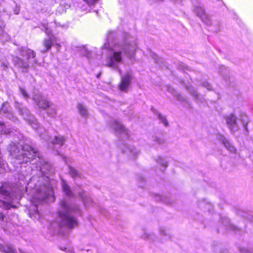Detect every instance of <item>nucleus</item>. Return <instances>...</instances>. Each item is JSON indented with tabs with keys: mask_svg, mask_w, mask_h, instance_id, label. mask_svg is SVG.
<instances>
[{
	"mask_svg": "<svg viewBox=\"0 0 253 253\" xmlns=\"http://www.w3.org/2000/svg\"><path fill=\"white\" fill-rule=\"evenodd\" d=\"M43 170V167L39 172V174L42 173V176H33L24 188L13 191L7 183H2L0 187V194L3 196V200H0V207L5 210L16 208L14 203H18L26 191L30 198L29 216L34 219H39L41 215L38 210V205L44 202H53L55 199L49 178Z\"/></svg>",
	"mask_w": 253,
	"mask_h": 253,
	"instance_id": "f257e3e1",
	"label": "nucleus"
},
{
	"mask_svg": "<svg viewBox=\"0 0 253 253\" xmlns=\"http://www.w3.org/2000/svg\"><path fill=\"white\" fill-rule=\"evenodd\" d=\"M117 34L111 31L108 33L107 41L102 50H107V55L105 59V66L114 69H119L120 64L123 63L125 55L129 59H133L135 55L136 44L128 43L126 40L116 42Z\"/></svg>",
	"mask_w": 253,
	"mask_h": 253,
	"instance_id": "f03ea898",
	"label": "nucleus"
},
{
	"mask_svg": "<svg viewBox=\"0 0 253 253\" xmlns=\"http://www.w3.org/2000/svg\"><path fill=\"white\" fill-rule=\"evenodd\" d=\"M80 213V209L77 205L71 204L69 201L64 199L60 202V210L58 213L56 221L50 225L55 233L61 232V227L72 228L78 225L76 218L73 213Z\"/></svg>",
	"mask_w": 253,
	"mask_h": 253,
	"instance_id": "7ed1b4c3",
	"label": "nucleus"
},
{
	"mask_svg": "<svg viewBox=\"0 0 253 253\" xmlns=\"http://www.w3.org/2000/svg\"><path fill=\"white\" fill-rule=\"evenodd\" d=\"M10 155L18 161L20 164L33 161L38 158L40 160L39 152L28 143H11L8 147Z\"/></svg>",
	"mask_w": 253,
	"mask_h": 253,
	"instance_id": "20e7f679",
	"label": "nucleus"
},
{
	"mask_svg": "<svg viewBox=\"0 0 253 253\" xmlns=\"http://www.w3.org/2000/svg\"><path fill=\"white\" fill-rule=\"evenodd\" d=\"M15 106L19 114L23 117V119L27 121L34 129L38 130L39 133H41V137L47 142H64L67 141L65 137L61 135L49 136L46 131H45V133L42 134V129L40 128L38 122L36 120H33V117L27 109L23 104L17 101H15Z\"/></svg>",
	"mask_w": 253,
	"mask_h": 253,
	"instance_id": "39448f33",
	"label": "nucleus"
},
{
	"mask_svg": "<svg viewBox=\"0 0 253 253\" xmlns=\"http://www.w3.org/2000/svg\"><path fill=\"white\" fill-rule=\"evenodd\" d=\"M41 28L48 36V37L42 42L43 48L41 49V52L44 53L48 51L51 46L54 44L56 45L57 50L59 51L60 45L57 42L55 37L51 34V30L48 28V24L46 21H43L42 23Z\"/></svg>",
	"mask_w": 253,
	"mask_h": 253,
	"instance_id": "423d86ee",
	"label": "nucleus"
},
{
	"mask_svg": "<svg viewBox=\"0 0 253 253\" xmlns=\"http://www.w3.org/2000/svg\"><path fill=\"white\" fill-rule=\"evenodd\" d=\"M62 186L64 193L67 196L70 197H74L77 196L76 194H78L80 198L82 200L85 206L92 205V201L91 198L87 196L84 191L81 189L80 187L79 188V189H75L72 191L64 180L62 181Z\"/></svg>",
	"mask_w": 253,
	"mask_h": 253,
	"instance_id": "0eeeda50",
	"label": "nucleus"
},
{
	"mask_svg": "<svg viewBox=\"0 0 253 253\" xmlns=\"http://www.w3.org/2000/svg\"><path fill=\"white\" fill-rule=\"evenodd\" d=\"M110 126L117 134L124 135L126 138L129 137V130L119 121H112Z\"/></svg>",
	"mask_w": 253,
	"mask_h": 253,
	"instance_id": "6e6552de",
	"label": "nucleus"
},
{
	"mask_svg": "<svg viewBox=\"0 0 253 253\" xmlns=\"http://www.w3.org/2000/svg\"><path fill=\"white\" fill-rule=\"evenodd\" d=\"M194 10L197 16L201 19L203 23L207 26H210L211 25V20L205 12V9L200 4L198 5H194Z\"/></svg>",
	"mask_w": 253,
	"mask_h": 253,
	"instance_id": "1a4fd4ad",
	"label": "nucleus"
},
{
	"mask_svg": "<svg viewBox=\"0 0 253 253\" xmlns=\"http://www.w3.org/2000/svg\"><path fill=\"white\" fill-rule=\"evenodd\" d=\"M226 123L232 133H235L239 129V125L237 122V118L235 114L231 113L225 117Z\"/></svg>",
	"mask_w": 253,
	"mask_h": 253,
	"instance_id": "9d476101",
	"label": "nucleus"
},
{
	"mask_svg": "<svg viewBox=\"0 0 253 253\" xmlns=\"http://www.w3.org/2000/svg\"><path fill=\"white\" fill-rule=\"evenodd\" d=\"M19 50L20 55L23 57H26L28 60L33 59V66H34L37 64V59L35 58L36 54L34 50L25 47H21Z\"/></svg>",
	"mask_w": 253,
	"mask_h": 253,
	"instance_id": "9b49d317",
	"label": "nucleus"
},
{
	"mask_svg": "<svg viewBox=\"0 0 253 253\" xmlns=\"http://www.w3.org/2000/svg\"><path fill=\"white\" fill-rule=\"evenodd\" d=\"M0 115L10 120L15 121L16 117L13 115L11 108L7 102H4L0 109Z\"/></svg>",
	"mask_w": 253,
	"mask_h": 253,
	"instance_id": "f8f14e48",
	"label": "nucleus"
},
{
	"mask_svg": "<svg viewBox=\"0 0 253 253\" xmlns=\"http://www.w3.org/2000/svg\"><path fill=\"white\" fill-rule=\"evenodd\" d=\"M33 99L35 101V103L40 108L43 109L50 106L51 104L46 99H44L41 94H36L33 97Z\"/></svg>",
	"mask_w": 253,
	"mask_h": 253,
	"instance_id": "ddd939ff",
	"label": "nucleus"
},
{
	"mask_svg": "<svg viewBox=\"0 0 253 253\" xmlns=\"http://www.w3.org/2000/svg\"><path fill=\"white\" fill-rule=\"evenodd\" d=\"M131 81V75L127 73L121 77V81L119 85L121 90L126 91L127 90Z\"/></svg>",
	"mask_w": 253,
	"mask_h": 253,
	"instance_id": "4468645a",
	"label": "nucleus"
},
{
	"mask_svg": "<svg viewBox=\"0 0 253 253\" xmlns=\"http://www.w3.org/2000/svg\"><path fill=\"white\" fill-rule=\"evenodd\" d=\"M240 121L242 124V126L243 127L244 131L246 132V134H248L249 130L248 129V124L250 123V119L248 115L245 112H242L240 113Z\"/></svg>",
	"mask_w": 253,
	"mask_h": 253,
	"instance_id": "2eb2a0df",
	"label": "nucleus"
},
{
	"mask_svg": "<svg viewBox=\"0 0 253 253\" xmlns=\"http://www.w3.org/2000/svg\"><path fill=\"white\" fill-rule=\"evenodd\" d=\"M13 61L14 65L17 68L27 69L29 66L28 61H25L18 57H14Z\"/></svg>",
	"mask_w": 253,
	"mask_h": 253,
	"instance_id": "dca6fc26",
	"label": "nucleus"
},
{
	"mask_svg": "<svg viewBox=\"0 0 253 253\" xmlns=\"http://www.w3.org/2000/svg\"><path fill=\"white\" fill-rule=\"evenodd\" d=\"M151 110L153 113L157 116L158 119L161 121V123L164 124L165 126H169L168 122L167 121L166 118L165 116L162 115L153 107L151 108Z\"/></svg>",
	"mask_w": 253,
	"mask_h": 253,
	"instance_id": "f3484780",
	"label": "nucleus"
},
{
	"mask_svg": "<svg viewBox=\"0 0 253 253\" xmlns=\"http://www.w3.org/2000/svg\"><path fill=\"white\" fill-rule=\"evenodd\" d=\"M4 219V216L2 213L0 212V220H2L3 223H0V224L1 225L2 228L4 230H6L7 229H8L9 228H11V226L12 225V222H11L12 219H10V221H6V224H5V222L3 221Z\"/></svg>",
	"mask_w": 253,
	"mask_h": 253,
	"instance_id": "a211bd4d",
	"label": "nucleus"
},
{
	"mask_svg": "<svg viewBox=\"0 0 253 253\" xmlns=\"http://www.w3.org/2000/svg\"><path fill=\"white\" fill-rule=\"evenodd\" d=\"M78 109L80 114L84 118L88 116V111L85 106L82 104L78 105Z\"/></svg>",
	"mask_w": 253,
	"mask_h": 253,
	"instance_id": "6ab92c4d",
	"label": "nucleus"
},
{
	"mask_svg": "<svg viewBox=\"0 0 253 253\" xmlns=\"http://www.w3.org/2000/svg\"><path fill=\"white\" fill-rule=\"evenodd\" d=\"M187 89L189 90L190 93L193 95V96L195 97L196 100L198 101L202 102V98L201 97H202L201 95H200L197 92V91L192 86L188 87L187 86Z\"/></svg>",
	"mask_w": 253,
	"mask_h": 253,
	"instance_id": "aec40b11",
	"label": "nucleus"
},
{
	"mask_svg": "<svg viewBox=\"0 0 253 253\" xmlns=\"http://www.w3.org/2000/svg\"><path fill=\"white\" fill-rule=\"evenodd\" d=\"M49 109L47 110V113L48 115L51 117H55L56 115V107L55 105L51 104L49 106Z\"/></svg>",
	"mask_w": 253,
	"mask_h": 253,
	"instance_id": "412c9836",
	"label": "nucleus"
},
{
	"mask_svg": "<svg viewBox=\"0 0 253 253\" xmlns=\"http://www.w3.org/2000/svg\"><path fill=\"white\" fill-rule=\"evenodd\" d=\"M7 164L3 160L1 152H0V174H2L6 171Z\"/></svg>",
	"mask_w": 253,
	"mask_h": 253,
	"instance_id": "4be33fe9",
	"label": "nucleus"
},
{
	"mask_svg": "<svg viewBox=\"0 0 253 253\" xmlns=\"http://www.w3.org/2000/svg\"><path fill=\"white\" fill-rule=\"evenodd\" d=\"M168 90L174 96L176 97L177 99L180 101H184L185 99L183 96H182L181 94L177 93V92L174 89L172 88L169 87L168 88Z\"/></svg>",
	"mask_w": 253,
	"mask_h": 253,
	"instance_id": "5701e85b",
	"label": "nucleus"
},
{
	"mask_svg": "<svg viewBox=\"0 0 253 253\" xmlns=\"http://www.w3.org/2000/svg\"><path fill=\"white\" fill-rule=\"evenodd\" d=\"M160 236L163 237V239H162V241H164L169 239V236L167 233V231L164 228H161L160 230Z\"/></svg>",
	"mask_w": 253,
	"mask_h": 253,
	"instance_id": "b1692460",
	"label": "nucleus"
},
{
	"mask_svg": "<svg viewBox=\"0 0 253 253\" xmlns=\"http://www.w3.org/2000/svg\"><path fill=\"white\" fill-rule=\"evenodd\" d=\"M0 132L4 134H10V130H6L5 126L3 122L0 121Z\"/></svg>",
	"mask_w": 253,
	"mask_h": 253,
	"instance_id": "393cba45",
	"label": "nucleus"
},
{
	"mask_svg": "<svg viewBox=\"0 0 253 253\" xmlns=\"http://www.w3.org/2000/svg\"><path fill=\"white\" fill-rule=\"evenodd\" d=\"M9 39V37L7 33L3 32L1 29H0V41L4 42L8 41Z\"/></svg>",
	"mask_w": 253,
	"mask_h": 253,
	"instance_id": "a878e982",
	"label": "nucleus"
},
{
	"mask_svg": "<svg viewBox=\"0 0 253 253\" xmlns=\"http://www.w3.org/2000/svg\"><path fill=\"white\" fill-rule=\"evenodd\" d=\"M226 148L232 153H236V149L232 143H223Z\"/></svg>",
	"mask_w": 253,
	"mask_h": 253,
	"instance_id": "bb28decb",
	"label": "nucleus"
},
{
	"mask_svg": "<svg viewBox=\"0 0 253 253\" xmlns=\"http://www.w3.org/2000/svg\"><path fill=\"white\" fill-rule=\"evenodd\" d=\"M216 138L219 141V142H227V140L226 139V137L219 133L216 134Z\"/></svg>",
	"mask_w": 253,
	"mask_h": 253,
	"instance_id": "cd10ccee",
	"label": "nucleus"
},
{
	"mask_svg": "<svg viewBox=\"0 0 253 253\" xmlns=\"http://www.w3.org/2000/svg\"><path fill=\"white\" fill-rule=\"evenodd\" d=\"M20 92L21 94L22 95L23 97L26 99L27 100L28 98H29V96L26 91L22 87H19Z\"/></svg>",
	"mask_w": 253,
	"mask_h": 253,
	"instance_id": "c85d7f7f",
	"label": "nucleus"
},
{
	"mask_svg": "<svg viewBox=\"0 0 253 253\" xmlns=\"http://www.w3.org/2000/svg\"><path fill=\"white\" fill-rule=\"evenodd\" d=\"M157 162L159 164L162 165L164 168H166L167 166V161L162 158H159L157 160Z\"/></svg>",
	"mask_w": 253,
	"mask_h": 253,
	"instance_id": "c756f323",
	"label": "nucleus"
},
{
	"mask_svg": "<svg viewBox=\"0 0 253 253\" xmlns=\"http://www.w3.org/2000/svg\"><path fill=\"white\" fill-rule=\"evenodd\" d=\"M153 235L151 234H149L148 233H144V234L142 236V238L145 240H153Z\"/></svg>",
	"mask_w": 253,
	"mask_h": 253,
	"instance_id": "7c9ffc66",
	"label": "nucleus"
},
{
	"mask_svg": "<svg viewBox=\"0 0 253 253\" xmlns=\"http://www.w3.org/2000/svg\"><path fill=\"white\" fill-rule=\"evenodd\" d=\"M203 86L205 87L208 90H211V86L207 82L205 81L202 83L201 84Z\"/></svg>",
	"mask_w": 253,
	"mask_h": 253,
	"instance_id": "2f4dec72",
	"label": "nucleus"
},
{
	"mask_svg": "<svg viewBox=\"0 0 253 253\" xmlns=\"http://www.w3.org/2000/svg\"><path fill=\"white\" fill-rule=\"evenodd\" d=\"M85 1L88 5V6H90L93 5L95 3H96L98 0H83Z\"/></svg>",
	"mask_w": 253,
	"mask_h": 253,
	"instance_id": "473e14b6",
	"label": "nucleus"
},
{
	"mask_svg": "<svg viewBox=\"0 0 253 253\" xmlns=\"http://www.w3.org/2000/svg\"><path fill=\"white\" fill-rule=\"evenodd\" d=\"M70 173L73 177H76L78 174L77 171L76 169H71Z\"/></svg>",
	"mask_w": 253,
	"mask_h": 253,
	"instance_id": "72a5a7b5",
	"label": "nucleus"
},
{
	"mask_svg": "<svg viewBox=\"0 0 253 253\" xmlns=\"http://www.w3.org/2000/svg\"><path fill=\"white\" fill-rule=\"evenodd\" d=\"M156 0L158 2H162V1H163L164 0ZM171 0L176 3H180L182 1V0Z\"/></svg>",
	"mask_w": 253,
	"mask_h": 253,
	"instance_id": "f704fd0d",
	"label": "nucleus"
},
{
	"mask_svg": "<svg viewBox=\"0 0 253 253\" xmlns=\"http://www.w3.org/2000/svg\"><path fill=\"white\" fill-rule=\"evenodd\" d=\"M84 55L88 58L89 57V54H90L89 51L85 48L84 49Z\"/></svg>",
	"mask_w": 253,
	"mask_h": 253,
	"instance_id": "c9c22d12",
	"label": "nucleus"
},
{
	"mask_svg": "<svg viewBox=\"0 0 253 253\" xmlns=\"http://www.w3.org/2000/svg\"><path fill=\"white\" fill-rule=\"evenodd\" d=\"M19 12H20V8L16 6L15 9L14 10V14H18Z\"/></svg>",
	"mask_w": 253,
	"mask_h": 253,
	"instance_id": "e433bc0d",
	"label": "nucleus"
},
{
	"mask_svg": "<svg viewBox=\"0 0 253 253\" xmlns=\"http://www.w3.org/2000/svg\"><path fill=\"white\" fill-rule=\"evenodd\" d=\"M20 136H21V138H20V141H28V139L26 137H24L23 135L22 134H20Z\"/></svg>",
	"mask_w": 253,
	"mask_h": 253,
	"instance_id": "4c0bfd02",
	"label": "nucleus"
},
{
	"mask_svg": "<svg viewBox=\"0 0 253 253\" xmlns=\"http://www.w3.org/2000/svg\"><path fill=\"white\" fill-rule=\"evenodd\" d=\"M242 253H253L250 251L247 250V249H243L241 250Z\"/></svg>",
	"mask_w": 253,
	"mask_h": 253,
	"instance_id": "58836bf2",
	"label": "nucleus"
},
{
	"mask_svg": "<svg viewBox=\"0 0 253 253\" xmlns=\"http://www.w3.org/2000/svg\"><path fill=\"white\" fill-rule=\"evenodd\" d=\"M1 67L2 68V69L3 70H6L7 68V66L6 64H5L4 63H3L2 65H1Z\"/></svg>",
	"mask_w": 253,
	"mask_h": 253,
	"instance_id": "ea45409f",
	"label": "nucleus"
},
{
	"mask_svg": "<svg viewBox=\"0 0 253 253\" xmlns=\"http://www.w3.org/2000/svg\"><path fill=\"white\" fill-rule=\"evenodd\" d=\"M12 218H13V219L14 218H17V215H13L12 216Z\"/></svg>",
	"mask_w": 253,
	"mask_h": 253,
	"instance_id": "a19ab883",
	"label": "nucleus"
},
{
	"mask_svg": "<svg viewBox=\"0 0 253 253\" xmlns=\"http://www.w3.org/2000/svg\"><path fill=\"white\" fill-rule=\"evenodd\" d=\"M68 252H69V253H74V252L71 250H68Z\"/></svg>",
	"mask_w": 253,
	"mask_h": 253,
	"instance_id": "79ce46f5",
	"label": "nucleus"
},
{
	"mask_svg": "<svg viewBox=\"0 0 253 253\" xmlns=\"http://www.w3.org/2000/svg\"><path fill=\"white\" fill-rule=\"evenodd\" d=\"M83 10H84V11H86L87 10V9L85 8H83Z\"/></svg>",
	"mask_w": 253,
	"mask_h": 253,
	"instance_id": "37998d69",
	"label": "nucleus"
},
{
	"mask_svg": "<svg viewBox=\"0 0 253 253\" xmlns=\"http://www.w3.org/2000/svg\"><path fill=\"white\" fill-rule=\"evenodd\" d=\"M218 31V30H215V32H217Z\"/></svg>",
	"mask_w": 253,
	"mask_h": 253,
	"instance_id": "c03bdc74",
	"label": "nucleus"
},
{
	"mask_svg": "<svg viewBox=\"0 0 253 253\" xmlns=\"http://www.w3.org/2000/svg\"><path fill=\"white\" fill-rule=\"evenodd\" d=\"M119 73H120V74L121 73V71L120 70H119Z\"/></svg>",
	"mask_w": 253,
	"mask_h": 253,
	"instance_id": "a18cd8bd",
	"label": "nucleus"
}]
</instances>
